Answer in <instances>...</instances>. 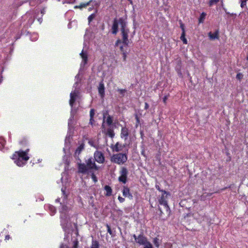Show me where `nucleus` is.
<instances>
[{
    "mask_svg": "<svg viewBox=\"0 0 248 248\" xmlns=\"http://www.w3.org/2000/svg\"><path fill=\"white\" fill-rule=\"evenodd\" d=\"M129 31H126L121 32V34L122 37V43L124 46H127L129 44V40L128 39V33Z\"/></svg>",
    "mask_w": 248,
    "mask_h": 248,
    "instance_id": "10",
    "label": "nucleus"
},
{
    "mask_svg": "<svg viewBox=\"0 0 248 248\" xmlns=\"http://www.w3.org/2000/svg\"><path fill=\"white\" fill-rule=\"evenodd\" d=\"M78 94V91L75 90V91L70 93V99L69 101V104L71 107H73V105L76 100Z\"/></svg>",
    "mask_w": 248,
    "mask_h": 248,
    "instance_id": "12",
    "label": "nucleus"
},
{
    "mask_svg": "<svg viewBox=\"0 0 248 248\" xmlns=\"http://www.w3.org/2000/svg\"><path fill=\"white\" fill-rule=\"evenodd\" d=\"M153 243L156 247L158 248L159 247V239L157 237H155L154 239Z\"/></svg>",
    "mask_w": 248,
    "mask_h": 248,
    "instance_id": "36",
    "label": "nucleus"
},
{
    "mask_svg": "<svg viewBox=\"0 0 248 248\" xmlns=\"http://www.w3.org/2000/svg\"><path fill=\"white\" fill-rule=\"evenodd\" d=\"M61 225L65 232H67L70 226V217L69 215H60Z\"/></svg>",
    "mask_w": 248,
    "mask_h": 248,
    "instance_id": "4",
    "label": "nucleus"
},
{
    "mask_svg": "<svg viewBox=\"0 0 248 248\" xmlns=\"http://www.w3.org/2000/svg\"><path fill=\"white\" fill-rule=\"evenodd\" d=\"M28 143V140L26 138H24L20 141V144L21 145H25Z\"/></svg>",
    "mask_w": 248,
    "mask_h": 248,
    "instance_id": "43",
    "label": "nucleus"
},
{
    "mask_svg": "<svg viewBox=\"0 0 248 248\" xmlns=\"http://www.w3.org/2000/svg\"><path fill=\"white\" fill-rule=\"evenodd\" d=\"M95 115V110L93 108L91 109L90 111V118H93Z\"/></svg>",
    "mask_w": 248,
    "mask_h": 248,
    "instance_id": "45",
    "label": "nucleus"
},
{
    "mask_svg": "<svg viewBox=\"0 0 248 248\" xmlns=\"http://www.w3.org/2000/svg\"><path fill=\"white\" fill-rule=\"evenodd\" d=\"M124 147V145H122L119 142H117L113 147H112V148L113 152H118L122 151Z\"/></svg>",
    "mask_w": 248,
    "mask_h": 248,
    "instance_id": "22",
    "label": "nucleus"
},
{
    "mask_svg": "<svg viewBox=\"0 0 248 248\" xmlns=\"http://www.w3.org/2000/svg\"><path fill=\"white\" fill-rule=\"evenodd\" d=\"M206 16V14L204 12H203L201 14L200 17L199 18V23L203 22V21H204V19L205 18Z\"/></svg>",
    "mask_w": 248,
    "mask_h": 248,
    "instance_id": "30",
    "label": "nucleus"
},
{
    "mask_svg": "<svg viewBox=\"0 0 248 248\" xmlns=\"http://www.w3.org/2000/svg\"><path fill=\"white\" fill-rule=\"evenodd\" d=\"M61 207L59 209L60 215H69L71 208L66 204L61 203Z\"/></svg>",
    "mask_w": 248,
    "mask_h": 248,
    "instance_id": "8",
    "label": "nucleus"
},
{
    "mask_svg": "<svg viewBox=\"0 0 248 248\" xmlns=\"http://www.w3.org/2000/svg\"><path fill=\"white\" fill-rule=\"evenodd\" d=\"M120 51L122 52V53H123L124 52H127L126 51L124 50V47L123 45H122L120 46Z\"/></svg>",
    "mask_w": 248,
    "mask_h": 248,
    "instance_id": "53",
    "label": "nucleus"
},
{
    "mask_svg": "<svg viewBox=\"0 0 248 248\" xmlns=\"http://www.w3.org/2000/svg\"><path fill=\"white\" fill-rule=\"evenodd\" d=\"M76 78L77 79V81H78L79 82H81V78H80V75L79 74H78L76 76Z\"/></svg>",
    "mask_w": 248,
    "mask_h": 248,
    "instance_id": "56",
    "label": "nucleus"
},
{
    "mask_svg": "<svg viewBox=\"0 0 248 248\" xmlns=\"http://www.w3.org/2000/svg\"><path fill=\"white\" fill-rule=\"evenodd\" d=\"M37 20L40 23H41L42 21V18L41 17L37 18Z\"/></svg>",
    "mask_w": 248,
    "mask_h": 248,
    "instance_id": "63",
    "label": "nucleus"
},
{
    "mask_svg": "<svg viewBox=\"0 0 248 248\" xmlns=\"http://www.w3.org/2000/svg\"><path fill=\"white\" fill-rule=\"evenodd\" d=\"M73 117H71L70 119L68 121V126H70L71 125V124H72V121H73Z\"/></svg>",
    "mask_w": 248,
    "mask_h": 248,
    "instance_id": "57",
    "label": "nucleus"
},
{
    "mask_svg": "<svg viewBox=\"0 0 248 248\" xmlns=\"http://www.w3.org/2000/svg\"><path fill=\"white\" fill-rule=\"evenodd\" d=\"M45 12L46 11L45 8H43L41 10V14H42V16H43V15L45 13Z\"/></svg>",
    "mask_w": 248,
    "mask_h": 248,
    "instance_id": "62",
    "label": "nucleus"
},
{
    "mask_svg": "<svg viewBox=\"0 0 248 248\" xmlns=\"http://www.w3.org/2000/svg\"><path fill=\"white\" fill-rule=\"evenodd\" d=\"M182 62L180 59H177L176 61V65L175 66V70L177 71V73L179 77L182 78L183 77V74L181 72V68H182Z\"/></svg>",
    "mask_w": 248,
    "mask_h": 248,
    "instance_id": "13",
    "label": "nucleus"
},
{
    "mask_svg": "<svg viewBox=\"0 0 248 248\" xmlns=\"http://www.w3.org/2000/svg\"><path fill=\"white\" fill-rule=\"evenodd\" d=\"M80 82L78 81H76V82L75 83L74 87L75 88V90H78L79 88H78V86Z\"/></svg>",
    "mask_w": 248,
    "mask_h": 248,
    "instance_id": "52",
    "label": "nucleus"
},
{
    "mask_svg": "<svg viewBox=\"0 0 248 248\" xmlns=\"http://www.w3.org/2000/svg\"><path fill=\"white\" fill-rule=\"evenodd\" d=\"M103 120L104 121V123H105V120L106 118H107V116L108 114V110H105L103 111Z\"/></svg>",
    "mask_w": 248,
    "mask_h": 248,
    "instance_id": "35",
    "label": "nucleus"
},
{
    "mask_svg": "<svg viewBox=\"0 0 248 248\" xmlns=\"http://www.w3.org/2000/svg\"><path fill=\"white\" fill-rule=\"evenodd\" d=\"M128 130L126 127H122L121 130V137L122 138H124V140H126L128 136Z\"/></svg>",
    "mask_w": 248,
    "mask_h": 248,
    "instance_id": "20",
    "label": "nucleus"
},
{
    "mask_svg": "<svg viewBox=\"0 0 248 248\" xmlns=\"http://www.w3.org/2000/svg\"><path fill=\"white\" fill-rule=\"evenodd\" d=\"M98 90L100 97L103 98L105 96V86L103 80L99 83Z\"/></svg>",
    "mask_w": 248,
    "mask_h": 248,
    "instance_id": "14",
    "label": "nucleus"
},
{
    "mask_svg": "<svg viewBox=\"0 0 248 248\" xmlns=\"http://www.w3.org/2000/svg\"><path fill=\"white\" fill-rule=\"evenodd\" d=\"M101 128H102V130H105V129H107L105 127V123H104L103 121V123L102 124V125H101Z\"/></svg>",
    "mask_w": 248,
    "mask_h": 248,
    "instance_id": "59",
    "label": "nucleus"
},
{
    "mask_svg": "<svg viewBox=\"0 0 248 248\" xmlns=\"http://www.w3.org/2000/svg\"><path fill=\"white\" fill-rule=\"evenodd\" d=\"M80 55L82 59V61L81 63V66H84L88 62V55L87 52L83 50L80 53Z\"/></svg>",
    "mask_w": 248,
    "mask_h": 248,
    "instance_id": "16",
    "label": "nucleus"
},
{
    "mask_svg": "<svg viewBox=\"0 0 248 248\" xmlns=\"http://www.w3.org/2000/svg\"><path fill=\"white\" fill-rule=\"evenodd\" d=\"M10 238V236L9 235H6L5 236V240H9Z\"/></svg>",
    "mask_w": 248,
    "mask_h": 248,
    "instance_id": "64",
    "label": "nucleus"
},
{
    "mask_svg": "<svg viewBox=\"0 0 248 248\" xmlns=\"http://www.w3.org/2000/svg\"><path fill=\"white\" fill-rule=\"evenodd\" d=\"M168 99V97L167 96H165L163 98V101L164 103H166V100H167Z\"/></svg>",
    "mask_w": 248,
    "mask_h": 248,
    "instance_id": "60",
    "label": "nucleus"
},
{
    "mask_svg": "<svg viewBox=\"0 0 248 248\" xmlns=\"http://www.w3.org/2000/svg\"><path fill=\"white\" fill-rule=\"evenodd\" d=\"M156 187V188L160 192H162L163 193H164V194H167V191H166L165 190H163L162 189H161V188H160L159 186H157L156 185L155 186Z\"/></svg>",
    "mask_w": 248,
    "mask_h": 248,
    "instance_id": "48",
    "label": "nucleus"
},
{
    "mask_svg": "<svg viewBox=\"0 0 248 248\" xmlns=\"http://www.w3.org/2000/svg\"><path fill=\"white\" fill-rule=\"evenodd\" d=\"M120 18L119 19L115 18L113 21V24L111 27V33L113 34L116 35L119 31V25H120Z\"/></svg>",
    "mask_w": 248,
    "mask_h": 248,
    "instance_id": "7",
    "label": "nucleus"
},
{
    "mask_svg": "<svg viewBox=\"0 0 248 248\" xmlns=\"http://www.w3.org/2000/svg\"><path fill=\"white\" fill-rule=\"evenodd\" d=\"M84 144L81 143L76 149L74 156L78 160V158H79V155L81 153V152L84 150Z\"/></svg>",
    "mask_w": 248,
    "mask_h": 248,
    "instance_id": "17",
    "label": "nucleus"
},
{
    "mask_svg": "<svg viewBox=\"0 0 248 248\" xmlns=\"http://www.w3.org/2000/svg\"><path fill=\"white\" fill-rule=\"evenodd\" d=\"M126 153H118L114 154L111 157V161L117 164H124L127 160Z\"/></svg>",
    "mask_w": 248,
    "mask_h": 248,
    "instance_id": "3",
    "label": "nucleus"
},
{
    "mask_svg": "<svg viewBox=\"0 0 248 248\" xmlns=\"http://www.w3.org/2000/svg\"><path fill=\"white\" fill-rule=\"evenodd\" d=\"M135 119L136 120V125H137L138 124H140V121L139 117H138V116L137 114L135 115Z\"/></svg>",
    "mask_w": 248,
    "mask_h": 248,
    "instance_id": "51",
    "label": "nucleus"
},
{
    "mask_svg": "<svg viewBox=\"0 0 248 248\" xmlns=\"http://www.w3.org/2000/svg\"><path fill=\"white\" fill-rule=\"evenodd\" d=\"M143 246H144L143 248H153L152 244L149 241H148L146 244Z\"/></svg>",
    "mask_w": 248,
    "mask_h": 248,
    "instance_id": "39",
    "label": "nucleus"
},
{
    "mask_svg": "<svg viewBox=\"0 0 248 248\" xmlns=\"http://www.w3.org/2000/svg\"><path fill=\"white\" fill-rule=\"evenodd\" d=\"M162 205L164 207V209H165L164 213L165 214L166 218H168V217H170V213H171L170 209L168 203H167L166 205L163 204Z\"/></svg>",
    "mask_w": 248,
    "mask_h": 248,
    "instance_id": "23",
    "label": "nucleus"
},
{
    "mask_svg": "<svg viewBox=\"0 0 248 248\" xmlns=\"http://www.w3.org/2000/svg\"><path fill=\"white\" fill-rule=\"evenodd\" d=\"M133 237H134L135 242L139 245L142 246L146 244V243L149 241L147 238L144 235L142 232H140L139 235L133 234Z\"/></svg>",
    "mask_w": 248,
    "mask_h": 248,
    "instance_id": "5",
    "label": "nucleus"
},
{
    "mask_svg": "<svg viewBox=\"0 0 248 248\" xmlns=\"http://www.w3.org/2000/svg\"><path fill=\"white\" fill-rule=\"evenodd\" d=\"M120 21L121 32L129 31L127 27V22L123 18L121 17Z\"/></svg>",
    "mask_w": 248,
    "mask_h": 248,
    "instance_id": "11",
    "label": "nucleus"
},
{
    "mask_svg": "<svg viewBox=\"0 0 248 248\" xmlns=\"http://www.w3.org/2000/svg\"><path fill=\"white\" fill-rule=\"evenodd\" d=\"M122 54V55H123V61H126V57H127V52H124Z\"/></svg>",
    "mask_w": 248,
    "mask_h": 248,
    "instance_id": "50",
    "label": "nucleus"
},
{
    "mask_svg": "<svg viewBox=\"0 0 248 248\" xmlns=\"http://www.w3.org/2000/svg\"><path fill=\"white\" fill-rule=\"evenodd\" d=\"M208 35L210 40H215L217 38V30H216L214 33H212L211 31L209 32Z\"/></svg>",
    "mask_w": 248,
    "mask_h": 248,
    "instance_id": "28",
    "label": "nucleus"
},
{
    "mask_svg": "<svg viewBox=\"0 0 248 248\" xmlns=\"http://www.w3.org/2000/svg\"><path fill=\"white\" fill-rule=\"evenodd\" d=\"M97 10H96L95 11V13H93V14H92V15H91L88 18V22H89V23L90 24L92 21L93 20L95 17L96 16V13H97Z\"/></svg>",
    "mask_w": 248,
    "mask_h": 248,
    "instance_id": "33",
    "label": "nucleus"
},
{
    "mask_svg": "<svg viewBox=\"0 0 248 248\" xmlns=\"http://www.w3.org/2000/svg\"><path fill=\"white\" fill-rule=\"evenodd\" d=\"M208 3V4L210 6H212L214 4L217 3V0H209L208 1H207Z\"/></svg>",
    "mask_w": 248,
    "mask_h": 248,
    "instance_id": "44",
    "label": "nucleus"
},
{
    "mask_svg": "<svg viewBox=\"0 0 248 248\" xmlns=\"http://www.w3.org/2000/svg\"><path fill=\"white\" fill-rule=\"evenodd\" d=\"M86 165L85 163H81V160L80 158H78L77 163L79 172L86 174L88 173L89 171L92 172V170H98L99 168L96 166L94 159L92 157H90L86 160Z\"/></svg>",
    "mask_w": 248,
    "mask_h": 248,
    "instance_id": "1",
    "label": "nucleus"
},
{
    "mask_svg": "<svg viewBox=\"0 0 248 248\" xmlns=\"http://www.w3.org/2000/svg\"><path fill=\"white\" fill-rule=\"evenodd\" d=\"M158 209H159V215L160 216H162L163 215H165V214L164 212H163L162 210L161 209V208L160 207L158 208Z\"/></svg>",
    "mask_w": 248,
    "mask_h": 248,
    "instance_id": "58",
    "label": "nucleus"
},
{
    "mask_svg": "<svg viewBox=\"0 0 248 248\" xmlns=\"http://www.w3.org/2000/svg\"><path fill=\"white\" fill-rule=\"evenodd\" d=\"M88 143L91 146L94 147L96 149H98L99 148L98 143L96 142L95 140H89L88 141Z\"/></svg>",
    "mask_w": 248,
    "mask_h": 248,
    "instance_id": "27",
    "label": "nucleus"
},
{
    "mask_svg": "<svg viewBox=\"0 0 248 248\" xmlns=\"http://www.w3.org/2000/svg\"><path fill=\"white\" fill-rule=\"evenodd\" d=\"M112 126H110L109 128L107 129H105V130H102V132L105 133L106 135L108 136L111 138H113L115 136V133L113 129Z\"/></svg>",
    "mask_w": 248,
    "mask_h": 248,
    "instance_id": "15",
    "label": "nucleus"
},
{
    "mask_svg": "<svg viewBox=\"0 0 248 248\" xmlns=\"http://www.w3.org/2000/svg\"><path fill=\"white\" fill-rule=\"evenodd\" d=\"M240 0V2L241 7L242 8H245L246 10H248V8L246 6L247 0Z\"/></svg>",
    "mask_w": 248,
    "mask_h": 248,
    "instance_id": "31",
    "label": "nucleus"
},
{
    "mask_svg": "<svg viewBox=\"0 0 248 248\" xmlns=\"http://www.w3.org/2000/svg\"><path fill=\"white\" fill-rule=\"evenodd\" d=\"M91 5L92 6H96V7H97L99 6L98 3L95 0H93Z\"/></svg>",
    "mask_w": 248,
    "mask_h": 248,
    "instance_id": "49",
    "label": "nucleus"
},
{
    "mask_svg": "<svg viewBox=\"0 0 248 248\" xmlns=\"http://www.w3.org/2000/svg\"><path fill=\"white\" fill-rule=\"evenodd\" d=\"M91 176H92V178L93 179V181L94 182H96L97 181V178L93 172H92Z\"/></svg>",
    "mask_w": 248,
    "mask_h": 248,
    "instance_id": "47",
    "label": "nucleus"
},
{
    "mask_svg": "<svg viewBox=\"0 0 248 248\" xmlns=\"http://www.w3.org/2000/svg\"><path fill=\"white\" fill-rule=\"evenodd\" d=\"M123 195L125 197H128L130 199H133V196L132 194L130 192L129 188L127 186H123Z\"/></svg>",
    "mask_w": 248,
    "mask_h": 248,
    "instance_id": "18",
    "label": "nucleus"
},
{
    "mask_svg": "<svg viewBox=\"0 0 248 248\" xmlns=\"http://www.w3.org/2000/svg\"><path fill=\"white\" fill-rule=\"evenodd\" d=\"M5 143V140L2 138H0V150L3 148Z\"/></svg>",
    "mask_w": 248,
    "mask_h": 248,
    "instance_id": "38",
    "label": "nucleus"
},
{
    "mask_svg": "<svg viewBox=\"0 0 248 248\" xmlns=\"http://www.w3.org/2000/svg\"><path fill=\"white\" fill-rule=\"evenodd\" d=\"M78 241L77 239H76L73 242V246H72V248H78ZM60 248H69L67 245L62 243L60 245Z\"/></svg>",
    "mask_w": 248,
    "mask_h": 248,
    "instance_id": "21",
    "label": "nucleus"
},
{
    "mask_svg": "<svg viewBox=\"0 0 248 248\" xmlns=\"http://www.w3.org/2000/svg\"><path fill=\"white\" fill-rule=\"evenodd\" d=\"M94 122V120L93 118H90L89 124H91L92 125H93Z\"/></svg>",
    "mask_w": 248,
    "mask_h": 248,
    "instance_id": "55",
    "label": "nucleus"
},
{
    "mask_svg": "<svg viewBox=\"0 0 248 248\" xmlns=\"http://www.w3.org/2000/svg\"><path fill=\"white\" fill-rule=\"evenodd\" d=\"M180 28L182 31V32H185V25L183 24L181 20L179 21Z\"/></svg>",
    "mask_w": 248,
    "mask_h": 248,
    "instance_id": "41",
    "label": "nucleus"
},
{
    "mask_svg": "<svg viewBox=\"0 0 248 248\" xmlns=\"http://www.w3.org/2000/svg\"><path fill=\"white\" fill-rule=\"evenodd\" d=\"M91 248H99V242L97 240L93 239Z\"/></svg>",
    "mask_w": 248,
    "mask_h": 248,
    "instance_id": "29",
    "label": "nucleus"
},
{
    "mask_svg": "<svg viewBox=\"0 0 248 248\" xmlns=\"http://www.w3.org/2000/svg\"><path fill=\"white\" fill-rule=\"evenodd\" d=\"M94 157L95 160L99 163H103L105 161V157L103 153L98 151L94 152Z\"/></svg>",
    "mask_w": 248,
    "mask_h": 248,
    "instance_id": "9",
    "label": "nucleus"
},
{
    "mask_svg": "<svg viewBox=\"0 0 248 248\" xmlns=\"http://www.w3.org/2000/svg\"><path fill=\"white\" fill-rule=\"evenodd\" d=\"M149 108V106L148 104L146 102L145 103V108H144L145 109H148Z\"/></svg>",
    "mask_w": 248,
    "mask_h": 248,
    "instance_id": "61",
    "label": "nucleus"
},
{
    "mask_svg": "<svg viewBox=\"0 0 248 248\" xmlns=\"http://www.w3.org/2000/svg\"><path fill=\"white\" fill-rule=\"evenodd\" d=\"M104 189L106 191V196H110L112 195V189L110 186L108 185H106L104 186Z\"/></svg>",
    "mask_w": 248,
    "mask_h": 248,
    "instance_id": "26",
    "label": "nucleus"
},
{
    "mask_svg": "<svg viewBox=\"0 0 248 248\" xmlns=\"http://www.w3.org/2000/svg\"><path fill=\"white\" fill-rule=\"evenodd\" d=\"M118 200H119V202H121V203H122V202H124V200H124V198H122V197H121V196H120L118 197Z\"/></svg>",
    "mask_w": 248,
    "mask_h": 248,
    "instance_id": "54",
    "label": "nucleus"
},
{
    "mask_svg": "<svg viewBox=\"0 0 248 248\" xmlns=\"http://www.w3.org/2000/svg\"><path fill=\"white\" fill-rule=\"evenodd\" d=\"M185 36H186V32H182L181 37H180V39L183 41V42L184 44H187V41L185 37Z\"/></svg>",
    "mask_w": 248,
    "mask_h": 248,
    "instance_id": "32",
    "label": "nucleus"
},
{
    "mask_svg": "<svg viewBox=\"0 0 248 248\" xmlns=\"http://www.w3.org/2000/svg\"><path fill=\"white\" fill-rule=\"evenodd\" d=\"M118 92H119L120 94V97H123L124 96L125 93L127 92V90L125 89H118Z\"/></svg>",
    "mask_w": 248,
    "mask_h": 248,
    "instance_id": "34",
    "label": "nucleus"
},
{
    "mask_svg": "<svg viewBox=\"0 0 248 248\" xmlns=\"http://www.w3.org/2000/svg\"><path fill=\"white\" fill-rule=\"evenodd\" d=\"M49 211H50V212L51 213V215H54L56 213V208L54 206H52V205L49 206Z\"/></svg>",
    "mask_w": 248,
    "mask_h": 248,
    "instance_id": "37",
    "label": "nucleus"
},
{
    "mask_svg": "<svg viewBox=\"0 0 248 248\" xmlns=\"http://www.w3.org/2000/svg\"><path fill=\"white\" fill-rule=\"evenodd\" d=\"M29 149H27L25 151L20 150L16 151L13 154L12 159L15 160V162L18 166L24 165L26 162L29 160V157L28 156V153Z\"/></svg>",
    "mask_w": 248,
    "mask_h": 248,
    "instance_id": "2",
    "label": "nucleus"
},
{
    "mask_svg": "<svg viewBox=\"0 0 248 248\" xmlns=\"http://www.w3.org/2000/svg\"><path fill=\"white\" fill-rule=\"evenodd\" d=\"M169 193L167 192V194H164L163 193L160 198L158 199L159 203L161 205L166 204L168 203V202L166 200L167 198V195H169Z\"/></svg>",
    "mask_w": 248,
    "mask_h": 248,
    "instance_id": "19",
    "label": "nucleus"
},
{
    "mask_svg": "<svg viewBox=\"0 0 248 248\" xmlns=\"http://www.w3.org/2000/svg\"><path fill=\"white\" fill-rule=\"evenodd\" d=\"M121 176L119 177L118 180L120 182L125 184L127 182V178L128 171L127 169L125 167H122L120 171Z\"/></svg>",
    "mask_w": 248,
    "mask_h": 248,
    "instance_id": "6",
    "label": "nucleus"
},
{
    "mask_svg": "<svg viewBox=\"0 0 248 248\" xmlns=\"http://www.w3.org/2000/svg\"><path fill=\"white\" fill-rule=\"evenodd\" d=\"M107 231H108V232L111 235V236H114V233H113L111 229V228L107 224Z\"/></svg>",
    "mask_w": 248,
    "mask_h": 248,
    "instance_id": "42",
    "label": "nucleus"
},
{
    "mask_svg": "<svg viewBox=\"0 0 248 248\" xmlns=\"http://www.w3.org/2000/svg\"><path fill=\"white\" fill-rule=\"evenodd\" d=\"M105 122H106L108 126H109V127L112 126L113 122V117L109 115H108L107 118H106Z\"/></svg>",
    "mask_w": 248,
    "mask_h": 248,
    "instance_id": "25",
    "label": "nucleus"
},
{
    "mask_svg": "<svg viewBox=\"0 0 248 248\" xmlns=\"http://www.w3.org/2000/svg\"><path fill=\"white\" fill-rule=\"evenodd\" d=\"M93 1V0H90L89 1H88L87 3H81L79 5H76L74 7L75 9H82L83 8H86L87 6L90 5L92 3V2Z\"/></svg>",
    "mask_w": 248,
    "mask_h": 248,
    "instance_id": "24",
    "label": "nucleus"
},
{
    "mask_svg": "<svg viewBox=\"0 0 248 248\" xmlns=\"http://www.w3.org/2000/svg\"><path fill=\"white\" fill-rule=\"evenodd\" d=\"M243 76H244L242 73H239L237 74L236 78L237 80L241 81V79L243 78Z\"/></svg>",
    "mask_w": 248,
    "mask_h": 248,
    "instance_id": "40",
    "label": "nucleus"
},
{
    "mask_svg": "<svg viewBox=\"0 0 248 248\" xmlns=\"http://www.w3.org/2000/svg\"><path fill=\"white\" fill-rule=\"evenodd\" d=\"M123 43H122V39L121 40L120 39H118V40H117V41H116L115 42V46H119V45Z\"/></svg>",
    "mask_w": 248,
    "mask_h": 248,
    "instance_id": "46",
    "label": "nucleus"
}]
</instances>
